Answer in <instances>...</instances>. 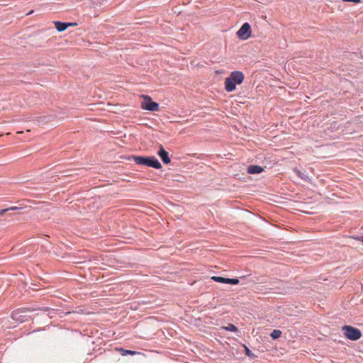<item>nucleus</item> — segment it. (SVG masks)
I'll return each mask as SVG.
<instances>
[{
    "label": "nucleus",
    "instance_id": "f257e3e1",
    "mask_svg": "<svg viewBox=\"0 0 363 363\" xmlns=\"http://www.w3.org/2000/svg\"><path fill=\"white\" fill-rule=\"evenodd\" d=\"M133 160L139 165L152 167L157 169L162 168V164L159 160L154 156H133Z\"/></svg>",
    "mask_w": 363,
    "mask_h": 363
},
{
    "label": "nucleus",
    "instance_id": "f03ea898",
    "mask_svg": "<svg viewBox=\"0 0 363 363\" xmlns=\"http://www.w3.org/2000/svg\"><path fill=\"white\" fill-rule=\"evenodd\" d=\"M342 330L345 336L352 341L359 340L362 336L360 330L350 325H344Z\"/></svg>",
    "mask_w": 363,
    "mask_h": 363
},
{
    "label": "nucleus",
    "instance_id": "7ed1b4c3",
    "mask_svg": "<svg viewBox=\"0 0 363 363\" xmlns=\"http://www.w3.org/2000/svg\"><path fill=\"white\" fill-rule=\"evenodd\" d=\"M143 101L141 104V107L144 110L150 111H157L159 110V104L152 101L150 96L147 95H143Z\"/></svg>",
    "mask_w": 363,
    "mask_h": 363
},
{
    "label": "nucleus",
    "instance_id": "20e7f679",
    "mask_svg": "<svg viewBox=\"0 0 363 363\" xmlns=\"http://www.w3.org/2000/svg\"><path fill=\"white\" fill-rule=\"evenodd\" d=\"M251 26L245 23L237 32V35L241 40H247L251 36Z\"/></svg>",
    "mask_w": 363,
    "mask_h": 363
},
{
    "label": "nucleus",
    "instance_id": "39448f33",
    "mask_svg": "<svg viewBox=\"0 0 363 363\" xmlns=\"http://www.w3.org/2000/svg\"><path fill=\"white\" fill-rule=\"evenodd\" d=\"M229 78L236 84H241L244 80V74L240 71H233L230 73Z\"/></svg>",
    "mask_w": 363,
    "mask_h": 363
},
{
    "label": "nucleus",
    "instance_id": "423d86ee",
    "mask_svg": "<svg viewBox=\"0 0 363 363\" xmlns=\"http://www.w3.org/2000/svg\"><path fill=\"white\" fill-rule=\"evenodd\" d=\"M55 25L56 29L59 32H62L65 30L69 26H76V23H65V22H60V21H55L54 22Z\"/></svg>",
    "mask_w": 363,
    "mask_h": 363
},
{
    "label": "nucleus",
    "instance_id": "0eeeda50",
    "mask_svg": "<svg viewBox=\"0 0 363 363\" xmlns=\"http://www.w3.org/2000/svg\"><path fill=\"white\" fill-rule=\"evenodd\" d=\"M157 154L164 164H167L171 162V160L169 157V153L163 148L162 145H160V148Z\"/></svg>",
    "mask_w": 363,
    "mask_h": 363
},
{
    "label": "nucleus",
    "instance_id": "6e6552de",
    "mask_svg": "<svg viewBox=\"0 0 363 363\" xmlns=\"http://www.w3.org/2000/svg\"><path fill=\"white\" fill-rule=\"evenodd\" d=\"M236 88V84L232 81L229 77L225 80V89L228 92H231Z\"/></svg>",
    "mask_w": 363,
    "mask_h": 363
},
{
    "label": "nucleus",
    "instance_id": "1a4fd4ad",
    "mask_svg": "<svg viewBox=\"0 0 363 363\" xmlns=\"http://www.w3.org/2000/svg\"><path fill=\"white\" fill-rule=\"evenodd\" d=\"M263 171V168L258 165H250L247 167V172L251 174H259Z\"/></svg>",
    "mask_w": 363,
    "mask_h": 363
},
{
    "label": "nucleus",
    "instance_id": "9d476101",
    "mask_svg": "<svg viewBox=\"0 0 363 363\" xmlns=\"http://www.w3.org/2000/svg\"><path fill=\"white\" fill-rule=\"evenodd\" d=\"M21 208H22L21 207L12 206V207L8 208L2 209V210H0V216H4L5 214V213H6L9 211H16V210H19Z\"/></svg>",
    "mask_w": 363,
    "mask_h": 363
},
{
    "label": "nucleus",
    "instance_id": "9b49d317",
    "mask_svg": "<svg viewBox=\"0 0 363 363\" xmlns=\"http://www.w3.org/2000/svg\"><path fill=\"white\" fill-rule=\"evenodd\" d=\"M223 329L227 331L237 332L238 328L233 324L229 323L227 326L223 327Z\"/></svg>",
    "mask_w": 363,
    "mask_h": 363
},
{
    "label": "nucleus",
    "instance_id": "f8f14e48",
    "mask_svg": "<svg viewBox=\"0 0 363 363\" xmlns=\"http://www.w3.org/2000/svg\"><path fill=\"white\" fill-rule=\"evenodd\" d=\"M281 335V331L279 330H273L270 334V336L272 339L275 340L279 338Z\"/></svg>",
    "mask_w": 363,
    "mask_h": 363
},
{
    "label": "nucleus",
    "instance_id": "ddd939ff",
    "mask_svg": "<svg viewBox=\"0 0 363 363\" xmlns=\"http://www.w3.org/2000/svg\"><path fill=\"white\" fill-rule=\"evenodd\" d=\"M211 279L216 282L223 283V284H227V281H228V278H224L222 277H213Z\"/></svg>",
    "mask_w": 363,
    "mask_h": 363
},
{
    "label": "nucleus",
    "instance_id": "4468645a",
    "mask_svg": "<svg viewBox=\"0 0 363 363\" xmlns=\"http://www.w3.org/2000/svg\"><path fill=\"white\" fill-rule=\"evenodd\" d=\"M45 311H48V315L50 316V318L53 317V315L56 313V311L55 309H50L48 308H45L43 309Z\"/></svg>",
    "mask_w": 363,
    "mask_h": 363
},
{
    "label": "nucleus",
    "instance_id": "2eb2a0df",
    "mask_svg": "<svg viewBox=\"0 0 363 363\" xmlns=\"http://www.w3.org/2000/svg\"><path fill=\"white\" fill-rule=\"evenodd\" d=\"M239 283L238 279H230L228 278L227 284H238Z\"/></svg>",
    "mask_w": 363,
    "mask_h": 363
},
{
    "label": "nucleus",
    "instance_id": "dca6fc26",
    "mask_svg": "<svg viewBox=\"0 0 363 363\" xmlns=\"http://www.w3.org/2000/svg\"><path fill=\"white\" fill-rule=\"evenodd\" d=\"M294 172H296V174H297V176H298L299 177H301V179L306 180V178L303 177V174L298 169H295Z\"/></svg>",
    "mask_w": 363,
    "mask_h": 363
},
{
    "label": "nucleus",
    "instance_id": "f3484780",
    "mask_svg": "<svg viewBox=\"0 0 363 363\" xmlns=\"http://www.w3.org/2000/svg\"><path fill=\"white\" fill-rule=\"evenodd\" d=\"M123 354H135L136 353V352L135 351H131V350H123Z\"/></svg>",
    "mask_w": 363,
    "mask_h": 363
},
{
    "label": "nucleus",
    "instance_id": "a211bd4d",
    "mask_svg": "<svg viewBox=\"0 0 363 363\" xmlns=\"http://www.w3.org/2000/svg\"><path fill=\"white\" fill-rule=\"evenodd\" d=\"M17 315L18 313H13V315H12V317L13 319H16V320H18L20 321H23V320H20L18 318H17Z\"/></svg>",
    "mask_w": 363,
    "mask_h": 363
},
{
    "label": "nucleus",
    "instance_id": "6ab92c4d",
    "mask_svg": "<svg viewBox=\"0 0 363 363\" xmlns=\"http://www.w3.org/2000/svg\"><path fill=\"white\" fill-rule=\"evenodd\" d=\"M343 1L346 2H353V3H359L361 0H343Z\"/></svg>",
    "mask_w": 363,
    "mask_h": 363
},
{
    "label": "nucleus",
    "instance_id": "aec40b11",
    "mask_svg": "<svg viewBox=\"0 0 363 363\" xmlns=\"http://www.w3.org/2000/svg\"><path fill=\"white\" fill-rule=\"evenodd\" d=\"M246 354L249 357L253 355L252 352L247 347H246Z\"/></svg>",
    "mask_w": 363,
    "mask_h": 363
},
{
    "label": "nucleus",
    "instance_id": "412c9836",
    "mask_svg": "<svg viewBox=\"0 0 363 363\" xmlns=\"http://www.w3.org/2000/svg\"><path fill=\"white\" fill-rule=\"evenodd\" d=\"M33 12V11L32 10V11H30V12H28V13H27V15L31 14Z\"/></svg>",
    "mask_w": 363,
    "mask_h": 363
}]
</instances>
